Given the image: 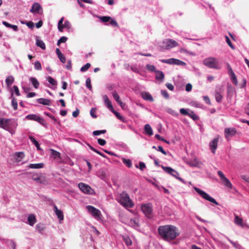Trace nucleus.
Wrapping results in <instances>:
<instances>
[{
    "mask_svg": "<svg viewBox=\"0 0 249 249\" xmlns=\"http://www.w3.org/2000/svg\"><path fill=\"white\" fill-rule=\"evenodd\" d=\"M158 231L161 238L167 242L175 240L179 235L178 228L172 225L160 226Z\"/></svg>",
    "mask_w": 249,
    "mask_h": 249,
    "instance_id": "f257e3e1",
    "label": "nucleus"
},
{
    "mask_svg": "<svg viewBox=\"0 0 249 249\" xmlns=\"http://www.w3.org/2000/svg\"><path fill=\"white\" fill-rule=\"evenodd\" d=\"M18 125V122L15 119L0 117V127L12 135L15 133Z\"/></svg>",
    "mask_w": 249,
    "mask_h": 249,
    "instance_id": "f03ea898",
    "label": "nucleus"
},
{
    "mask_svg": "<svg viewBox=\"0 0 249 249\" xmlns=\"http://www.w3.org/2000/svg\"><path fill=\"white\" fill-rule=\"evenodd\" d=\"M117 200L121 205L125 208H131L134 206V204L130 198L129 195L125 192L120 194Z\"/></svg>",
    "mask_w": 249,
    "mask_h": 249,
    "instance_id": "7ed1b4c3",
    "label": "nucleus"
},
{
    "mask_svg": "<svg viewBox=\"0 0 249 249\" xmlns=\"http://www.w3.org/2000/svg\"><path fill=\"white\" fill-rule=\"evenodd\" d=\"M204 65L210 68L220 70L221 66L219 65L218 60L213 57H209L205 58L203 61Z\"/></svg>",
    "mask_w": 249,
    "mask_h": 249,
    "instance_id": "20e7f679",
    "label": "nucleus"
},
{
    "mask_svg": "<svg viewBox=\"0 0 249 249\" xmlns=\"http://www.w3.org/2000/svg\"><path fill=\"white\" fill-rule=\"evenodd\" d=\"M194 189L204 199L213 203L216 205H219V203L215 200V199L211 197L208 194L197 188L194 187Z\"/></svg>",
    "mask_w": 249,
    "mask_h": 249,
    "instance_id": "39448f33",
    "label": "nucleus"
},
{
    "mask_svg": "<svg viewBox=\"0 0 249 249\" xmlns=\"http://www.w3.org/2000/svg\"><path fill=\"white\" fill-rule=\"evenodd\" d=\"M25 119L36 121L45 128L47 127V124L45 120L36 114H31L27 115L25 117Z\"/></svg>",
    "mask_w": 249,
    "mask_h": 249,
    "instance_id": "423d86ee",
    "label": "nucleus"
},
{
    "mask_svg": "<svg viewBox=\"0 0 249 249\" xmlns=\"http://www.w3.org/2000/svg\"><path fill=\"white\" fill-rule=\"evenodd\" d=\"M178 45V43L172 39H166L162 41L161 48L166 50H169Z\"/></svg>",
    "mask_w": 249,
    "mask_h": 249,
    "instance_id": "0eeeda50",
    "label": "nucleus"
},
{
    "mask_svg": "<svg viewBox=\"0 0 249 249\" xmlns=\"http://www.w3.org/2000/svg\"><path fill=\"white\" fill-rule=\"evenodd\" d=\"M86 208L88 212L96 220H99L101 219L102 214L99 210L91 205L87 206Z\"/></svg>",
    "mask_w": 249,
    "mask_h": 249,
    "instance_id": "6e6552de",
    "label": "nucleus"
},
{
    "mask_svg": "<svg viewBox=\"0 0 249 249\" xmlns=\"http://www.w3.org/2000/svg\"><path fill=\"white\" fill-rule=\"evenodd\" d=\"M160 61L163 63H166L170 65H176L182 66H185L186 65V63L176 58H170L168 59H160Z\"/></svg>",
    "mask_w": 249,
    "mask_h": 249,
    "instance_id": "1a4fd4ad",
    "label": "nucleus"
},
{
    "mask_svg": "<svg viewBox=\"0 0 249 249\" xmlns=\"http://www.w3.org/2000/svg\"><path fill=\"white\" fill-rule=\"evenodd\" d=\"M79 189L84 193L86 194H92L93 190L88 184L81 182L78 184Z\"/></svg>",
    "mask_w": 249,
    "mask_h": 249,
    "instance_id": "9d476101",
    "label": "nucleus"
},
{
    "mask_svg": "<svg viewBox=\"0 0 249 249\" xmlns=\"http://www.w3.org/2000/svg\"><path fill=\"white\" fill-rule=\"evenodd\" d=\"M141 210L147 217H150L152 213V207L151 204H142L141 206Z\"/></svg>",
    "mask_w": 249,
    "mask_h": 249,
    "instance_id": "9b49d317",
    "label": "nucleus"
},
{
    "mask_svg": "<svg viewBox=\"0 0 249 249\" xmlns=\"http://www.w3.org/2000/svg\"><path fill=\"white\" fill-rule=\"evenodd\" d=\"M217 174L220 177L223 184L227 187L231 189L232 187V184L230 181L225 177L223 172L221 171L217 172Z\"/></svg>",
    "mask_w": 249,
    "mask_h": 249,
    "instance_id": "f8f14e48",
    "label": "nucleus"
},
{
    "mask_svg": "<svg viewBox=\"0 0 249 249\" xmlns=\"http://www.w3.org/2000/svg\"><path fill=\"white\" fill-rule=\"evenodd\" d=\"M227 68L228 70V74L231 78L232 82L235 85L237 86L238 84V80L236 76L232 70L231 66L229 64H227Z\"/></svg>",
    "mask_w": 249,
    "mask_h": 249,
    "instance_id": "ddd939ff",
    "label": "nucleus"
},
{
    "mask_svg": "<svg viewBox=\"0 0 249 249\" xmlns=\"http://www.w3.org/2000/svg\"><path fill=\"white\" fill-rule=\"evenodd\" d=\"M49 200L51 202V205H53V211L55 213V214L57 215L58 218L59 220H62L64 219V215L62 211L58 209L57 206L55 204H54L52 200L49 199Z\"/></svg>",
    "mask_w": 249,
    "mask_h": 249,
    "instance_id": "4468645a",
    "label": "nucleus"
},
{
    "mask_svg": "<svg viewBox=\"0 0 249 249\" xmlns=\"http://www.w3.org/2000/svg\"><path fill=\"white\" fill-rule=\"evenodd\" d=\"M236 133V129L234 127L226 128L224 130L225 138L228 140L231 137L234 136Z\"/></svg>",
    "mask_w": 249,
    "mask_h": 249,
    "instance_id": "2eb2a0df",
    "label": "nucleus"
},
{
    "mask_svg": "<svg viewBox=\"0 0 249 249\" xmlns=\"http://www.w3.org/2000/svg\"><path fill=\"white\" fill-rule=\"evenodd\" d=\"M219 141V138L216 137L212 140L209 143V147L213 154H215L216 149L217 147V144Z\"/></svg>",
    "mask_w": 249,
    "mask_h": 249,
    "instance_id": "dca6fc26",
    "label": "nucleus"
},
{
    "mask_svg": "<svg viewBox=\"0 0 249 249\" xmlns=\"http://www.w3.org/2000/svg\"><path fill=\"white\" fill-rule=\"evenodd\" d=\"M234 222L235 224L241 228H244L247 226L246 224L243 223V220L237 215H235Z\"/></svg>",
    "mask_w": 249,
    "mask_h": 249,
    "instance_id": "f3484780",
    "label": "nucleus"
},
{
    "mask_svg": "<svg viewBox=\"0 0 249 249\" xmlns=\"http://www.w3.org/2000/svg\"><path fill=\"white\" fill-rule=\"evenodd\" d=\"M104 103L106 106L110 110L112 111L113 110V107L112 105L111 101L108 99V97L106 95H104L103 97Z\"/></svg>",
    "mask_w": 249,
    "mask_h": 249,
    "instance_id": "a211bd4d",
    "label": "nucleus"
},
{
    "mask_svg": "<svg viewBox=\"0 0 249 249\" xmlns=\"http://www.w3.org/2000/svg\"><path fill=\"white\" fill-rule=\"evenodd\" d=\"M29 80L30 82L32 84L35 89H37L39 88V83L36 78L34 77H30L29 78Z\"/></svg>",
    "mask_w": 249,
    "mask_h": 249,
    "instance_id": "6ab92c4d",
    "label": "nucleus"
},
{
    "mask_svg": "<svg viewBox=\"0 0 249 249\" xmlns=\"http://www.w3.org/2000/svg\"><path fill=\"white\" fill-rule=\"evenodd\" d=\"M225 237L236 249H243V248L237 241H232L228 237L226 236H225Z\"/></svg>",
    "mask_w": 249,
    "mask_h": 249,
    "instance_id": "aec40b11",
    "label": "nucleus"
},
{
    "mask_svg": "<svg viewBox=\"0 0 249 249\" xmlns=\"http://www.w3.org/2000/svg\"><path fill=\"white\" fill-rule=\"evenodd\" d=\"M40 8V5L37 2H35L32 5V8L30 9V12L33 13L34 12L39 13V10Z\"/></svg>",
    "mask_w": 249,
    "mask_h": 249,
    "instance_id": "412c9836",
    "label": "nucleus"
},
{
    "mask_svg": "<svg viewBox=\"0 0 249 249\" xmlns=\"http://www.w3.org/2000/svg\"><path fill=\"white\" fill-rule=\"evenodd\" d=\"M142 97L146 101H149L150 102H153L154 101V99L152 95L147 92H144L142 93Z\"/></svg>",
    "mask_w": 249,
    "mask_h": 249,
    "instance_id": "4be33fe9",
    "label": "nucleus"
},
{
    "mask_svg": "<svg viewBox=\"0 0 249 249\" xmlns=\"http://www.w3.org/2000/svg\"><path fill=\"white\" fill-rule=\"evenodd\" d=\"M36 222V218L34 214H31L28 217V223L30 226H33Z\"/></svg>",
    "mask_w": 249,
    "mask_h": 249,
    "instance_id": "5701e85b",
    "label": "nucleus"
},
{
    "mask_svg": "<svg viewBox=\"0 0 249 249\" xmlns=\"http://www.w3.org/2000/svg\"><path fill=\"white\" fill-rule=\"evenodd\" d=\"M38 103L43 105L49 106L51 104L50 100L45 98H39L37 99Z\"/></svg>",
    "mask_w": 249,
    "mask_h": 249,
    "instance_id": "b1692460",
    "label": "nucleus"
},
{
    "mask_svg": "<svg viewBox=\"0 0 249 249\" xmlns=\"http://www.w3.org/2000/svg\"><path fill=\"white\" fill-rule=\"evenodd\" d=\"M144 130L145 133L149 136L153 134L152 129L149 124H146L144 126Z\"/></svg>",
    "mask_w": 249,
    "mask_h": 249,
    "instance_id": "393cba45",
    "label": "nucleus"
},
{
    "mask_svg": "<svg viewBox=\"0 0 249 249\" xmlns=\"http://www.w3.org/2000/svg\"><path fill=\"white\" fill-rule=\"evenodd\" d=\"M155 78L159 80H163L164 78V74L163 72L160 71H157L156 72Z\"/></svg>",
    "mask_w": 249,
    "mask_h": 249,
    "instance_id": "a878e982",
    "label": "nucleus"
},
{
    "mask_svg": "<svg viewBox=\"0 0 249 249\" xmlns=\"http://www.w3.org/2000/svg\"><path fill=\"white\" fill-rule=\"evenodd\" d=\"M44 164L43 163L30 164L28 167L32 169H40L43 168Z\"/></svg>",
    "mask_w": 249,
    "mask_h": 249,
    "instance_id": "bb28decb",
    "label": "nucleus"
},
{
    "mask_svg": "<svg viewBox=\"0 0 249 249\" xmlns=\"http://www.w3.org/2000/svg\"><path fill=\"white\" fill-rule=\"evenodd\" d=\"M14 82V78L12 75H9L7 76L5 79V83L7 86L9 87L11 86Z\"/></svg>",
    "mask_w": 249,
    "mask_h": 249,
    "instance_id": "cd10ccee",
    "label": "nucleus"
},
{
    "mask_svg": "<svg viewBox=\"0 0 249 249\" xmlns=\"http://www.w3.org/2000/svg\"><path fill=\"white\" fill-rule=\"evenodd\" d=\"M36 45L42 50H45L46 48L45 44L42 40L37 39L36 40Z\"/></svg>",
    "mask_w": 249,
    "mask_h": 249,
    "instance_id": "c85d7f7f",
    "label": "nucleus"
},
{
    "mask_svg": "<svg viewBox=\"0 0 249 249\" xmlns=\"http://www.w3.org/2000/svg\"><path fill=\"white\" fill-rule=\"evenodd\" d=\"M162 169L167 173L172 175L173 172H175V170L170 167L162 166Z\"/></svg>",
    "mask_w": 249,
    "mask_h": 249,
    "instance_id": "c756f323",
    "label": "nucleus"
},
{
    "mask_svg": "<svg viewBox=\"0 0 249 249\" xmlns=\"http://www.w3.org/2000/svg\"><path fill=\"white\" fill-rule=\"evenodd\" d=\"M190 105L191 106L197 107V108H202V105L199 102L196 101H192L190 103Z\"/></svg>",
    "mask_w": 249,
    "mask_h": 249,
    "instance_id": "7c9ffc66",
    "label": "nucleus"
},
{
    "mask_svg": "<svg viewBox=\"0 0 249 249\" xmlns=\"http://www.w3.org/2000/svg\"><path fill=\"white\" fill-rule=\"evenodd\" d=\"M47 80L48 82L52 86H56L57 84L56 80L51 76H48L46 77Z\"/></svg>",
    "mask_w": 249,
    "mask_h": 249,
    "instance_id": "2f4dec72",
    "label": "nucleus"
},
{
    "mask_svg": "<svg viewBox=\"0 0 249 249\" xmlns=\"http://www.w3.org/2000/svg\"><path fill=\"white\" fill-rule=\"evenodd\" d=\"M29 139L36 146V147L38 150L40 149L38 142L34 138V137H33V136H30Z\"/></svg>",
    "mask_w": 249,
    "mask_h": 249,
    "instance_id": "473e14b6",
    "label": "nucleus"
},
{
    "mask_svg": "<svg viewBox=\"0 0 249 249\" xmlns=\"http://www.w3.org/2000/svg\"><path fill=\"white\" fill-rule=\"evenodd\" d=\"M173 173H172L171 176L175 177L176 178L179 180L182 183L185 184V181H184V180L183 178H182L179 177V173L177 171H176L175 170V172H173Z\"/></svg>",
    "mask_w": 249,
    "mask_h": 249,
    "instance_id": "72a5a7b5",
    "label": "nucleus"
},
{
    "mask_svg": "<svg viewBox=\"0 0 249 249\" xmlns=\"http://www.w3.org/2000/svg\"><path fill=\"white\" fill-rule=\"evenodd\" d=\"M115 116L118 119H119L120 121H121L122 122H125V119L122 116H121L120 113L119 112H118L117 111H115L114 109L113 110H112V111H111Z\"/></svg>",
    "mask_w": 249,
    "mask_h": 249,
    "instance_id": "f704fd0d",
    "label": "nucleus"
},
{
    "mask_svg": "<svg viewBox=\"0 0 249 249\" xmlns=\"http://www.w3.org/2000/svg\"><path fill=\"white\" fill-rule=\"evenodd\" d=\"M188 116L194 121L199 119V117L192 110L190 111Z\"/></svg>",
    "mask_w": 249,
    "mask_h": 249,
    "instance_id": "c9c22d12",
    "label": "nucleus"
},
{
    "mask_svg": "<svg viewBox=\"0 0 249 249\" xmlns=\"http://www.w3.org/2000/svg\"><path fill=\"white\" fill-rule=\"evenodd\" d=\"M123 240L125 244L127 246H130L132 245V241L130 238L128 236H124Z\"/></svg>",
    "mask_w": 249,
    "mask_h": 249,
    "instance_id": "e433bc0d",
    "label": "nucleus"
},
{
    "mask_svg": "<svg viewBox=\"0 0 249 249\" xmlns=\"http://www.w3.org/2000/svg\"><path fill=\"white\" fill-rule=\"evenodd\" d=\"M188 164L192 167H197L199 165V161L197 160L194 159L189 161Z\"/></svg>",
    "mask_w": 249,
    "mask_h": 249,
    "instance_id": "4c0bfd02",
    "label": "nucleus"
},
{
    "mask_svg": "<svg viewBox=\"0 0 249 249\" xmlns=\"http://www.w3.org/2000/svg\"><path fill=\"white\" fill-rule=\"evenodd\" d=\"M123 163L125 164L128 167L130 168L132 166V162L130 160L126 159L124 158H122Z\"/></svg>",
    "mask_w": 249,
    "mask_h": 249,
    "instance_id": "58836bf2",
    "label": "nucleus"
},
{
    "mask_svg": "<svg viewBox=\"0 0 249 249\" xmlns=\"http://www.w3.org/2000/svg\"><path fill=\"white\" fill-rule=\"evenodd\" d=\"M146 68L148 71H151V72H155L157 71L156 69V67L153 65L147 64L146 65Z\"/></svg>",
    "mask_w": 249,
    "mask_h": 249,
    "instance_id": "ea45409f",
    "label": "nucleus"
},
{
    "mask_svg": "<svg viewBox=\"0 0 249 249\" xmlns=\"http://www.w3.org/2000/svg\"><path fill=\"white\" fill-rule=\"evenodd\" d=\"M15 156L16 158V160L18 161H20V160L18 159H22L24 157V154L22 152H18L15 153Z\"/></svg>",
    "mask_w": 249,
    "mask_h": 249,
    "instance_id": "a19ab883",
    "label": "nucleus"
},
{
    "mask_svg": "<svg viewBox=\"0 0 249 249\" xmlns=\"http://www.w3.org/2000/svg\"><path fill=\"white\" fill-rule=\"evenodd\" d=\"M34 68L36 70L40 71L42 70V66L40 62L38 61H36L34 63Z\"/></svg>",
    "mask_w": 249,
    "mask_h": 249,
    "instance_id": "79ce46f5",
    "label": "nucleus"
},
{
    "mask_svg": "<svg viewBox=\"0 0 249 249\" xmlns=\"http://www.w3.org/2000/svg\"><path fill=\"white\" fill-rule=\"evenodd\" d=\"M190 110L188 108H180L179 110L180 113L183 115H189V112Z\"/></svg>",
    "mask_w": 249,
    "mask_h": 249,
    "instance_id": "37998d69",
    "label": "nucleus"
},
{
    "mask_svg": "<svg viewBox=\"0 0 249 249\" xmlns=\"http://www.w3.org/2000/svg\"><path fill=\"white\" fill-rule=\"evenodd\" d=\"M52 156L55 159L59 158L60 156V153L53 150L51 149Z\"/></svg>",
    "mask_w": 249,
    "mask_h": 249,
    "instance_id": "c03bdc74",
    "label": "nucleus"
},
{
    "mask_svg": "<svg viewBox=\"0 0 249 249\" xmlns=\"http://www.w3.org/2000/svg\"><path fill=\"white\" fill-rule=\"evenodd\" d=\"M167 112L174 116H178V113L177 111L170 108L167 109Z\"/></svg>",
    "mask_w": 249,
    "mask_h": 249,
    "instance_id": "a18cd8bd",
    "label": "nucleus"
},
{
    "mask_svg": "<svg viewBox=\"0 0 249 249\" xmlns=\"http://www.w3.org/2000/svg\"><path fill=\"white\" fill-rule=\"evenodd\" d=\"M215 97L216 101L218 103L221 102L222 99L223 98V96L221 95V94L220 93H219V92H216L215 95Z\"/></svg>",
    "mask_w": 249,
    "mask_h": 249,
    "instance_id": "49530a36",
    "label": "nucleus"
},
{
    "mask_svg": "<svg viewBox=\"0 0 249 249\" xmlns=\"http://www.w3.org/2000/svg\"><path fill=\"white\" fill-rule=\"evenodd\" d=\"M101 21L104 23L107 22L110 20L111 18L110 17L107 16H102L99 17Z\"/></svg>",
    "mask_w": 249,
    "mask_h": 249,
    "instance_id": "de8ad7c7",
    "label": "nucleus"
},
{
    "mask_svg": "<svg viewBox=\"0 0 249 249\" xmlns=\"http://www.w3.org/2000/svg\"><path fill=\"white\" fill-rule=\"evenodd\" d=\"M90 67V63H87L86 65L82 67L80 69V71L82 72H84L87 71Z\"/></svg>",
    "mask_w": 249,
    "mask_h": 249,
    "instance_id": "09e8293b",
    "label": "nucleus"
},
{
    "mask_svg": "<svg viewBox=\"0 0 249 249\" xmlns=\"http://www.w3.org/2000/svg\"><path fill=\"white\" fill-rule=\"evenodd\" d=\"M135 166L137 168H139L142 171L144 170V169L146 168L145 163L142 161L139 162V166L138 165H136Z\"/></svg>",
    "mask_w": 249,
    "mask_h": 249,
    "instance_id": "8fccbe9b",
    "label": "nucleus"
},
{
    "mask_svg": "<svg viewBox=\"0 0 249 249\" xmlns=\"http://www.w3.org/2000/svg\"><path fill=\"white\" fill-rule=\"evenodd\" d=\"M112 95L117 102L121 100L119 95L116 91H114L112 92Z\"/></svg>",
    "mask_w": 249,
    "mask_h": 249,
    "instance_id": "3c124183",
    "label": "nucleus"
},
{
    "mask_svg": "<svg viewBox=\"0 0 249 249\" xmlns=\"http://www.w3.org/2000/svg\"><path fill=\"white\" fill-rule=\"evenodd\" d=\"M106 132V130H95L93 132V135L94 136H98L100 134H105Z\"/></svg>",
    "mask_w": 249,
    "mask_h": 249,
    "instance_id": "603ef678",
    "label": "nucleus"
},
{
    "mask_svg": "<svg viewBox=\"0 0 249 249\" xmlns=\"http://www.w3.org/2000/svg\"><path fill=\"white\" fill-rule=\"evenodd\" d=\"M86 87L90 90L92 89V86L91 85V80L89 78H88L86 81Z\"/></svg>",
    "mask_w": 249,
    "mask_h": 249,
    "instance_id": "864d4df0",
    "label": "nucleus"
},
{
    "mask_svg": "<svg viewBox=\"0 0 249 249\" xmlns=\"http://www.w3.org/2000/svg\"><path fill=\"white\" fill-rule=\"evenodd\" d=\"M12 105L14 109L16 110L18 108V103L16 99L14 97H12Z\"/></svg>",
    "mask_w": 249,
    "mask_h": 249,
    "instance_id": "5fc2aeb1",
    "label": "nucleus"
},
{
    "mask_svg": "<svg viewBox=\"0 0 249 249\" xmlns=\"http://www.w3.org/2000/svg\"><path fill=\"white\" fill-rule=\"evenodd\" d=\"M13 91L15 92L17 96H19L20 95L18 87L17 86H14L13 87Z\"/></svg>",
    "mask_w": 249,
    "mask_h": 249,
    "instance_id": "6e6d98bb",
    "label": "nucleus"
},
{
    "mask_svg": "<svg viewBox=\"0 0 249 249\" xmlns=\"http://www.w3.org/2000/svg\"><path fill=\"white\" fill-rule=\"evenodd\" d=\"M225 38H226V41L227 42V43L229 45V46L232 49H234V47L233 46V45L232 44L230 38H229V37L227 36H225Z\"/></svg>",
    "mask_w": 249,
    "mask_h": 249,
    "instance_id": "4d7b16f0",
    "label": "nucleus"
},
{
    "mask_svg": "<svg viewBox=\"0 0 249 249\" xmlns=\"http://www.w3.org/2000/svg\"><path fill=\"white\" fill-rule=\"evenodd\" d=\"M96 108H92L90 111V114L92 117L93 118H97V115L95 114Z\"/></svg>",
    "mask_w": 249,
    "mask_h": 249,
    "instance_id": "13d9d810",
    "label": "nucleus"
},
{
    "mask_svg": "<svg viewBox=\"0 0 249 249\" xmlns=\"http://www.w3.org/2000/svg\"><path fill=\"white\" fill-rule=\"evenodd\" d=\"M161 94L165 99H168L169 98V95L166 90H161Z\"/></svg>",
    "mask_w": 249,
    "mask_h": 249,
    "instance_id": "bf43d9fd",
    "label": "nucleus"
},
{
    "mask_svg": "<svg viewBox=\"0 0 249 249\" xmlns=\"http://www.w3.org/2000/svg\"><path fill=\"white\" fill-rule=\"evenodd\" d=\"M64 27L65 28L70 30L71 28V23L68 20H66L64 22Z\"/></svg>",
    "mask_w": 249,
    "mask_h": 249,
    "instance_id": "052dcab7",
    "label": "nucleus"
},
{
    "mask_svg": "<svg viewBox=\"0 0 249 249\" xmlns=\"http://www.w3.org/2000/svg\"><path fill=\"white\" fill-rule=\"evenodd\" d=\"M157 188L160 191H163L165 194H169V190L163 186H157Z\"/></svg>",
    "mask_w": 249,
    "mask_h": 249,
    "instance_id": "680f3d73",
    "label": "nucleus"
},
{
    "mask_svg": "<svg viewBox=\"0 0 249 249\" xmlns=\"http://www.w3.org/2000/svg\"><path fill=\"white\" fill-rule=\"evenodd\" d=\"M67 40V37L65 36H62L61 37L57 42V45H59V44L62 43H65Z\"/></svg>",
    "mask_w": 249,
    "mask_h": 249,
    "instance_id": "e2e57ef3",
    "label": "nucleus"
},
{
    "mask_svg": "<svg viewBox=\"0 0 249 249\" xmlns=\"http://www.w3.org/2000/svg\"><path fill=\"white\" fill-rule=\"evenodd\" d=\"M58 57L59 58V60H60V61L62 63H65L66 58H65V56L62 53H61L59 55H58Z\"/></svg>",
    "mask_w": 249,
    "mask_h": 249,
    "instance_id": "0e129e2a",
    "label": "nucleus"
},
{
    "mask_svg": "<svg viewBox=\"0 0 249 249\" xmlns=\"http://www.w3.org/2000/svg\"><path fill=\"white\" fill-rule=\"evenodd\" d=\"M98 143L102 146L105 145L106 144V141L102 139H98Z\"/></svg>",
    "mask_w": 249,
    "mask_h": 249,
    "instance_id": "69168bd1",
    "label": "nucleus"
},
{
    "mask_svg": "<svg viewBox=\"0 0 249 249\" xmlns=\"http://www.w3.org/2000/svg\"><path fill=\"white\" fill-rule=\"evenodd\" d=\"M157 150L161 152L164 155H167V152L163 149L161 146H158L157 147Z\"/></svg>",
    "mask_w": 249,
    "mask_h": 249,
    "instance_id": "338daca9",
    "label": "nucleus"
},
{
    "mask_svg": "<svg viewBox=\"0 0 249 249\" xmlns=\"http://www.w3.org/2000/svg\"><path fill=\"white\" fill-rule=\"evenodd\" d=\"M109 21L110 25L116 27L118 26L117 22L114 19L111 18Z\"/></svg>",
    "mask_w": 249,
    "mask_h": 249,
    "instance_id": "774afa93",
    "label": "nucleus"
}]
</instances>
